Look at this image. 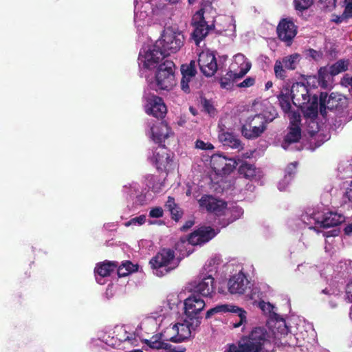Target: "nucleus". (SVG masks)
Here are the masks:
<instances>
[{
	"label": "nucleus",
	"instance_id": "nucleus-1",
	"mask_svg": "<svg viewBox=\"0 0 352 352\" xmlns=\"http://www.w3.org/2000/svg\"><path fill=\"white\" fill-rule=\"evenodd\" d=\"M327 109L334 111L340 119V122H348L352 120V107L350 106L348 98L338 93L327 92L320 94V113L323 118L327 116Z\"/></svg>",
	"mask_w": 352,
	"mask_h": 352
},
{
	"label": "nucleus",
	"instance_id": "nucleus-2",
	"mask_svg": "<svg viewBox=\"0 0 352 352\" xmlns=\"http://www.w3.org/2000/svg\"><path fill=\"white\" fill-rule=\"evenodd\" d=\"M278 113L272 111H263L253 116L248 117L242 125L241 132L248 140H255L261 136L267 130V124L274 121Z\"/></svg>",
	"mask_w": 352,
	"mask_h": 352
},
{
	"label": "nucleus",
	"instance_id": "nucleus-3",
	"mask_svg": "<svg viewBox=\"0 0 352 352\" xmlns=\"http://www.w3.org/2000/svg\"><path fill=\"white\" fill-rule=\"evenodd\" d=\"M267 336V331L263 327H256L249 336H243L237 345L230 344L227 352H261Z\"/></svg>",
	"mask_w": 352,
	"mask_h": 352
},
{
	"label": "nucleus",
	"instance_id": "nucleus-4",
	"mask_svg": "<svg viewBox=\"0 0 352 352\" xmlns=\"http://www.w3.org/2000/svg\"><path fill=\"white\" fill-rule=\"evenodd\" d=\"M181 259L175 258V251L170 248H163L149 261L154 274L162 277L179 266Z\"/></svg>",
	"mask_w": 352,
	"mask_h": 352
},
{
	"label": "nucleus",
	"instance_id": "nucleus-5",
	"mask_svg": "<svg viewBox=\"0 0 352 352\" xmlns=\"http://www.w3.org/2000/svg\"><path fill=\"white\" fill-rule=\"evenodd\" d=\"M177 334L174 324L166 327L162 333L154 335L150 339H146L144 343L152 349H164L166 352H185V348L176 350L175 346L168 342H179Z\"/></svg>",
	"mask_w": 352,
	"mask_h": 352
},
{
	"label": "nucleus",
	"instance_id": "nucleus-6",
	"mask_svg": "<svg viewBox=\"0 0 352 352\" xmlns=\"http://www.w3.org/2000/svg\"><path fill=\"white\" fill-rule=\"evenodd\" d=\"M175 65L172 60H166L160 63L155 72V89L169 91L176 85Z\"/></svg>",
	"mask_w": 352,
	"mask_h": 352
},
{
	"label": "nucleus",
	"instance_id": "nucleus-7",
	"mask_svg": "<svg viewBox=\"0 0 352 352\" xmlns=\"http://www.w3.org/2000/svg\"><path fill=\"white\" fill-rule=\"evenodd\" d=\"M185 38L178 29L167 27L163 31L161 39L156 43L167 56L178 52L184 44Z\"/></svg>",
	"mask_w": 352,
	"mask_h": 352
},
{
	"label": "nucleus",
	"instance_id": "nucleus-8",
	"mask_svg": "<svg viewBox=\"0 0 352 352\" xmlns=\"http://www.w3.org/2000/svg\"><path fill=\"white\" fill-rule=\"evenodd\" d=\"M204 9L201 8L195 12L191 19V25L193 31L190 38L196 45L199 46L200 43L207 36L209 32L214 28V23L208 25L204 17Z\"/></svg>",
	"mask_w": 352,
	"mask_h": 352
},
{
	"label": "nucleus",
	"instance_id": "nucleus-9",
	"mask_svg": "<svg viewBox=\"0 0 352 352\" xmlns=\"http://www.w3.org/2000/svg\"><path fill=\"white\" fill-rule=\"evenodd\" d=\"M205 305V302L200 296L194 293L184 300L186 318L195 320L193 324H195V326H199L201 324L202 317L200 316V313Z\"/></svg>",
	"mask_w": 352,
	"mask_h": 352
},
{
	"label": "nucleus",
	"instance_id": "nucleus-10",
	"mask_svg": "<svg viewBox=\"0 0 352 352\" xmlns=\"http://www.w3.org/2000/svg\"><path fill=\"white\" fill-rule=\"evenodd\" d=\"M237 162L232 158H227L221 154L213 155L210 165L217 175H226L231 173L237 166Z\"/></svg>",
	"mask_w": 352,
	"mask_h": 352
},
{
	"label": "nucleus",
	"instance_id": "nucleus-11",
	"mask_svg": "<svg viewBox=\"0 0 352 352\" xmlns=\"http://www.w3.org/2000/svg\"><path fill=\"white\" fill-rule=\"evenodd\" d=\"M166 56H167L166 54L156 43L152 48L145 52L144 55L140 52L139 60L143 63L144 67L152 69L159 65L160 62Z\"/></svg>",
	"mask_w": 352,
	"mask_h": 352
},
{
	"label": "nucleus",
	"instance_id": "nucleus-12",
	"mask_svg": "<svg viewBox=\"0 0 352 352\" xmlns=\"http://www.w3.org/2000/svg\"><path fill=\"white\" fill-rule=\"evenodd\" d=\"M228 312L235 314L239 318V322L233 323V327H239L243 323L246 322L247 312L242 308L228 304L219 305L213 308L210 309L206 314V319H209L212 316L218 313Z\"/></svg>",
	"mask_w": 352,
	"mask_h": 352
},
{
	"label": "nucleus",
	"instance_id": "nucleus-13",
	"mask_svg": "<svg viewBox=\"0 0 352 352\" xmlns=\"http://www.w3.org/2000/svg\"><path fill=\"white\" fill-rule=\"evenodd\" d=\"M299 60L300 55L298 54L285 56L282 60H276L274 67L275 76L284 80L287 77L286 69L294 70Z\"/></svg>",
	"mask_w": 352,
	"mask_h": 352
},
{
	"label": "nucleus",
	"instance_id": "nucleus-14",
	"mask_svg": "<svg viewBox=\"0 0 352 352\" xmlns=\"http://www.w3.org/2000/svg\"><path fill=\"white\" fill-rule=\"evenodd\" d=\"M276 32L278 38L287 43V45H290L297 34V27L292 21L283 19L277 26Z\"/></svg>",
	"mask_w": 352,
	"mask_h": 352
},
{
	"label": "nucleus",
	"instance_id": "nucleus-15",
	"mask_svg": "<svg viewBox=\"0 0 352 352\" xmlns=\"http://www.w3.org/2000/svg\"><path fill=\"white\" fill-rule=\"evenodd\" d=\"M216 234L217 232L210 226H201L189 234L188 241L192 245H202L210 241Z\"/></svg>",
	"mask_w": 352,
	"mask_h": 352
},
{
	"label": "nucleus",
	"instance_id": "nucleus-16",
	"mask_svg": "<svg viewBox=\"0 0 352 352\" xmlns=\"http://www.w3.org/2000/svg\"><path fill=\"white\" fill-rule=\"evenodd\" d=\"M201 208H206L209 212H212L217 216H221L227 208V203L222 200H218L211 195H204L198 201Z\"/></svg>",
	"mask_w": 352,
	"mask_h": 352
},
{
	"label": "nucleus",
	"instance_id": "nucleus-17",
	"mask_svg": "<svg viewBox=\"0 0 352 352\" xmlns=\"http://www.w3.org/2000/svg\"><path fill=\"white\" fill-rule=\"evenodd\" d=\"M198 63L200 70L207 77L212 76L218 69L216 57L212 52H201L199 56Z\"/></svg>",
	"mask_w": 352,
	"mask_h": 352
},
{
	"label": "nucleus",
	"instance_id": "nucleus-18",
	"mask_svg": "<svg viewBox=\"0 0 352 352\" xmlns=\"http://www.w3.org/2000/svg\"><path fill=\"white\" fill-rule=\"evenodd\" d=\"M290 92L291 98L295 106L302 107L303 105L308 104L311 100L309 89L302 82L294 83Z\"/></svg>",
	"mask_w": 352,
	"mask_h": 352
},
{
	"label": "nucleus",
	"instance_id": "nucleus-19",
	"mask_svg": "<svg viewBox=\"0 0 352 352\" xmlns=\"http://www.w3.org/2000/svg\"><path fill=\"white\" fill-rule=\"evenodd\" d=\"M147 104L146 112L157 118H163L167 111L163 99L155 95H151L146 99Z\"/></svg>",
	"mask_w": 352,
	"mask_h": 352
},
{
	"label": "nucleus",
	"instance_id": "nucleus-20",
	"mask_svg": "<svg viewBox=\"0 0 352 352\" xmlns=\"http://www.w3.org/2000/svg\"><path fill=\"white\" fill-rule=\"evenodd\" d=\"M250 281L244 273H239L233 275L228 280V291L232 294H243L250 288Z\"/></svg>",
	"mask_w": 352,
	"mask_h": 352
},
{
	"label": "nucleus",
	"instance_id": "nucleus-21",
	"mask_svg": "<svg viewBox=\"0 0 352 352\" xmlns=\"http://www.w3.org/2000/svg\"><path fill=\"white\" fill-rule=\"evenodd\" d=\"M344 220L345 218L343 215L333 212L324 213L321 219L320 217L315 219L316 224L323 228L336 227L344 222Z\"/></svg>",
	"mask_w": 352,
	"mask_h": 352
},
{
	"label": "nucleus",
	"instance_id": "nucleus-22",
	"mask_svg": "<svg viewBox=\"0 0 352 352\" xmlns=\"http://www.w3.org/2000/svg\"><path fill=\"white\" fill-rule=\"evenodd\" d=\"M164 145L160 144L153 151L152 161L158 170H163L172 162L170 155Z\"/></svg>",
	"mask_w": 352,
	"mask_h": 352
},
{
	"label": "nucleus",
	"instance_id": "nucleus-23",
	"mask_svg": "<svg viewBox=\"0 0 352 352\" xmlns=\"http://www.w3.org/2000/svg\"><path fill=\"white\" fill-rule=\"evenodd\" d=\"M214 278L211 275L206 276L194 287L193 293L204 297L210 296L214 292Z\"/></svg>",
	"mask_w": 352,
	"mask_h": 352
},
{
	"label": "nucleus",
	"instance_id": "nucleus-24",
	"mask_svg": "<svg viewBox=\"0 0 352 352\" xmlns=\"http://www.w3.org/2000/svg\"><path fill=\"white\" fill-rule=\"evenodd\" d=\"M218 138L225 146L238 149L239 151L243 149V144L241 141L232 132L226 131L223 129H221Z\"/></svg>",
	"mask_w": 352,
	"mask_h": 352
},
{
	"label": "nucleus",
	"instance_id": "nucleus-25",
	"mask_svg": "<svg viewBox=\"0 0 352 352\" xmlns=\"http://www.w3.org/2000/svg\"><path fill=\"white\" fill-rule=\"evenodd\" d=\"M194 323L195 320H189L186 318L183 323L178 322L175 324L178 337L177 340L179 342L188 339L191 336L192 332L195 331L196 328L199 327L193 324Z\"/></svg>",
	"mask_w": 352,
	"mask_h": 352
},
{
	"label": "nucleus",
	"instance_id": "nucleus-26",
	"mask_svg": "<svg viewBox=\"0 0 352 352\" xmlns=\"http://www.w3.org/2000/svg\"><path fill=\"white\" fill-rule=\"evenodd\" d=\"M301 129L298 124L292 122L289 128V132L285 136L282 143V147L287 149L291 144L296 143L301 139Z\"/></svg>",
	"mask_w": 352,
	"mask_h": 352
},
{
	"label": "nucleus",
	"instance_id": "nucleus-27",
	"mask_svg": "<svg viewBox=\"0 0 352 352\" xmlns=\"http://www.w3.org/2000/svg\"><path fill=\"white\" fill-rule=\"evenodd\" d=\"M151 131L153 140L160 145L172 134L171 129L165 122H161L157 126L153 127Z\"/></svg>",
	"mask_w": 352,
	"mask_h": 352
},
{
	"label": "nucleus",
	"instance_id": "nucleus-28",
	"mask_svg": "<svg viewBox=\"0 0 352 352\" xmlns=\"http://www.w3.org/2000/svg\"><path fill=\"white\" fill-rule=\"evenodd\" d=\"M118 263L114 261H104L97 264L95 268V273L101 277H107L116 270Z\"/></svg>",
	"mask_w": 352,
	"mask_h": 352
},
{
	"label": "nucleus",
	"instance_id": "nucleus-29",
	"mask_svg": "<svg viewBox=\"0 0 352 352\" xmlns=\"http://www.w3.org/2000/svg\"><path fill=\"white\" fill-rule=\"evenodd\" d=\"M166 208L170 212L171 219L175 221H179L182 219L184 212L181 208L175 201L173 197H168V199L165 204Z\"/></svg>",
	"mask_w": 352,
	"mask_h": 352
},
{
	"label": "nucleus",
	"instance_id": "nucleus-30",
	"mask_svg": "<svg viewBox=\"0 0 352 352\" xmlns=\"http://www.w3.org/2000/svg\"><path fill=\"white\" fill-rule=\"evenodd\" d=\"M239 173L243 177L252 180L256 176V168L254 165L244 162L239 168Z\"/></svg>",
	"mask_w": 352,
	"mask_h": 352
},
{
	"label": "nucleus",
	"instance_id": "nucleus-31",
	"mask_svg": "<svg viewBox=\"0 0 352 352\" xmlns=\"http://www.w3.org/2000/svg\"><path fill=\"white\" fill-rule=\"evenodd\" d=\"M318 98L316 96H314L311 102L307 104L304 112L305 116L309 118H316L318 113Z\"/></svg>",
	"mask_w": 352,
	"mask_h": 352
},
{
	"label": "nucleus",
	"instance_id": "nucleus-32",
	"mask_svg": "<svg viewBox=\"0 0 352 352\" xmlns=\"http://www.w3.org/2000/svg\"><path fill=\"white\" fill-rule=\"evenodd\" d=\"M328 68L330 71V76H335L348 69V62L341 59L328 67Z\"/></svg>",
	"mask_w": 352,
	"mask_h": 352
},
{
	"label": "nucleus",
	"instance_id": "nucleus-33",
	"mask_svg": "<svg viewBox=\"0 0 352 352\" xmlns=\"http://www.w3.org/2000/svg\"><path fill=\"white\" fill-rule=\"evenodd\" d=\"M181 74L182 76H190L191 78H193L197 74V69H196V61L194 60H190L189 63L182 64L181 65Z\"/></svg>",
	"mask_w": 352,
	"mask_h": 352
},
{
	"label": "nucleus",
	"instance_id": "nucleus-34",
	"mask_svg": "<svg viewBox=\"0 0 352 352\" xmlns=\"http://www.w3.org/2000/svg\"><path fill=\"white\" fill-rule=\"evenodd\" d=\"M201 104L204 111L211 116H214L217 113V110L214 108L211 100L206 98H201Z\"/></svg>",
	"mask_w": 352,
	"mask_h": 352
},
{
	"label": "nucleus",
	"instance_id": "nucleus-35",
	"mask_svg": "<svg viewBox=\"0 0 352 352\" xmlns=\"http://www.w3.org/2000/svg\"><path fill=\"white\" fill-rule=\"evenodd\" d=\"M295 9L302 11L308 9L313 4V0H294Z\"/></svg>",
	"mask_w": 352,
	"mask_h": 352
},
{
	"label": "nucleus",
	"instance_id": "nucleus-36",
	"mask_svg": "<svg viewBox=\"0 0 352 352\" xmlns=\"http://www.w3.org/2000/svg\"><path fill=\"white\" fill-rule=\"evenodd\" d=\"M278 100L284 111L288 112L290 111L292 106L289 102V96L287 94H280L278 96Z\"/></svg>",
	"mask_w": 352,
	"mask_h": 352
},
{
	"label": "nucleus",
	"instance_id": "nucleus-37",
	"mask_svg": "<svg viewBox=\"0 0 352 352\" xmlns=\"http://www.w3.org/2000/svg\"><path fill=\"white\" fill-rule=\"evenodd\" d=\"M337 0H320L322 9L325 11H332L336 6Z\"/></svg>",
	"mask_w": 352,
	"mask_h": 352
},
{
	"label": "nucleus",
	"instance_id": "nucleus-38",
	"mask_svg": "<svg viewBox=\"0 0 352 352\" xmlns=\"http://www.w3.org/2000/svg\"><path fill=\"white\" fill-rule=\"evenodd\" d=\"M318 79L320 80H325V79H330V71L328 67H320L318 72Z\"/></svg>",
	"mask_w": 352,
	"mask_h": 352
},
{
	"label": "nucleus",
	"instance_id": "nucleus-39",
	"mask_svg": "<svg viewBox=\"0 0 352 352\" xmlns=\"http://www.w3.org/2000/svg\"><path fill=\"white\" fill-rule=\"evenodd\" d=\"M305 53L307 56L311 57L314 60H318L321 59L323 55L322 52L317 51L311 48L306 50Z\"/></svg>",
	"mask_w": 352,
	"mask_h": 352
},
{
	"label": "nucleus",
	"instance_id": "nucleus-40",
	"mask_svg": "<svg viewBox=\"0 0 352 352\" xmlns=\"http://www.w3.org/2000/svg\"><path fill=\"white\" fill-rule=\"evenodd\" d=\"M182 76V80H181V88L182 89L186 94H189L190 92V89L189 86V82L191 81L192 78L190 76Z\"/></svg>",
	"mask_w": 352,
	"mask_h": 352
},
{
	"label": "nucleus",
	"instance_id": "nucleus-41",
	"mask_svg": "<svg viewBox=\"0 0 352 352\" xmlns=\"http://www.w3.org/2000/svg\"><path fill=\"white\" fill-rule=\"evenodd\" d=\"M146 221V216L145 215H140L139 217H134L131 219L130 221L125 223L126 226H129L133 224H139L142 225Z\"/></svg>",
	"mask_w": 352,
	"mask_h": 352
},
{
	"label": "nucleus",
	"instance_id": "nucleus-42",
	"mask_svg": "<svg viewBox=\"0 0 352 352\" xmlns=\"http://www.w3.org/2000/svg\"><path fill=\"white\" fill-rule=\"evenodd\" d=\"M195 146L201 150H212L214 146L209 142H204L203 140H197L195 142Z\"/></svg>",
	"mask_w": 352,
	"mask_h": 352
},
{
	"label": "nucleus",
	"instance_id": "nucleus-43",
	"mask_svg": "<svg viewBox=\"0 0 352 352\" xmlns=\"http://www.w3.org/2000/svg\"><path fill=\"white\" fill-rule=\"evenodd\" d=\"M164 215L163 209L161 207L153 208L149 212V217L152 218H160Z\"/></svg>",
	"mask_w": 352,
	"mask_h": 352
},
{
	"label": "nucleus",
	"instance_id": "nucleus-44",
	"mask_svg": "<svg viewBox=\"0 0 352 352\" xmlns=\"http://www.w3.org/2000/svg\"><path fill=\"white\" fill-rule=\"evenodd\" d=\"M346 6L344 8L343 14L344 17L347 19L352 17V0H345Z\"/></svg>",
	"mask_w": 352,
	"mask_h": 352
},
{
	"label": "nucleus",
	"instance_id": "nucleus-45",
	"mask_svg": "<svg viewBox=\"0 0 352 352\" xmlns=\"http://www.w3.org/2000/svg\"><path fill=\"white\" fill-rule=\"evenodd\" d=\"M126 342L133 346L138 345V339L135 333L127 332Z\"/></svg>",
	"mask_w": 352,
	"mask_h": 352
},
{
	"label": "nucleus",
	"instance_id": "nucleus-46",
	"mask_svg": "<svg viewBox=\"0 0 352 352\" xmlns=\"http://www.w3.org/2000/svg\"><path fill=\"white\" fill-rule=\"evenodd\" d=\"M117 274L119 277H124L131 274V271L127 270L122 264L117 267Z\"/></svg>",
	"mask_w": 352,
	"mask_h": 352
},
{
	"label": "nucleus",
	"instance_id": "nucleus-47",
	"mask_svg": "<svg viewBox=\"0 0 352 352\" xmlns=\"http://www.w3.org/2000/svg\"><path fill=\"white\" fill-rule=\"evenodd\" d=\"M345 294L348 302H352V280L346 284Z\"/></svg>",
	"mask_w": 352,
	"mask_h": 352
},
{
	"label": "nucleus",
	"instance_id": "nucleus-48",
	"mask_svg": "<svg viewBox=\"0 0 352 352\" xmlns=\"http://www.w3.org/2000/svg\"><path fill=\"white\" fill-rule=\"evenodd\" d=\"M122 265H124V268H126L127 270L131 271V273L137 272L138 270V265H134L129 261H126L125 262L122 263Z\"/></svg>",
	"mask_w": 352,
	"mask_h": 352
},
{
	"label": "nucleus",
	"instance_id": "nucleus-49",
	"mask_svg": "<svg viewBox=\"0 0 352 352\" xmlns=\"http://www.w3.org/2000/svg\"><path fill=\"white\" fill-rule=\"evenodd\" d=\"M254 83H255L254 78H252V77H248V78H245L243 82H241L239 85V87H251V86L254 85Z\"/></svg>",
	"mask_w": 352,
	"mask_h": 352
},
{
	"label": "nucleus",
	"instance_id": "nucleus-50",
	"mask_svg": "<svg viewBox=\"0 0 352 352\" xmlns=\"http://www.w3.org/2000/svg\"><path fill=\"white\" fill-rule=\"evenodd\" d=\"M297 167V162H294L289 164L286 169V173L289 176H292L295 173V170Z\"/></svg>",
	"mask_w": 352,
	"mask_h": 352
},
{
	"label": "nucleus",
	"instance_id": "nucleus-51",
	"mask_svg": "<svg viewBox=\"0 0 352 352\" xmlns=\"http://www.w3.org/2000/svg\"><path fill=\"white\" fill-rule=\"evenodd\" d=\"M220 84L222 88L228 89L231 86L232 82L230 81V78L228 77H222L220 79Z\"/></svg>",
	"mask_w": 352,
	"mask_h": 352
},
{
	"label": "nucleus",
	"instance_id": "nucleus-52",
	"mask_svg": "<svg viewBox=\"0 0 352 352\" xmlns=\"http://www.w3.org/2000/svg\"><path fill=\"white\" fill-rule=\"evenodd\" d=\"M195 224L194 220H188L185 222V223L180 228V230L182 232H186L189 230L190 228L193 226Z\"/></svg>",
	"mask_w": 352,
	"mask_h": 352
},
{
	"label": "nucleus",
	"instance_id": "nucleus-53",
	"mask_svg": "<svg viewBox=\"0 0 352 352\" xmlns=\"http://www.w3.org/2000/svg\"><path fill=\"white\" fill-rule=\"evenodd\" d=\"M333 18L331 21L338 24L343 22L344 20L347 19L346 17H344V14L342 13L341 15H336L333 14Z\"/></svg>",
	"mask_w": 352,
	"mask_h": 352
},
{
	"label": "nucleus",
	"instance_id": "nucleus-54",
	"mask_svg": "<svg viewBox=\"0 0 352 352\" xmlns=\"http://www.w3.org/2000/svg\"><path fill=\"white\" fill-rule=\"evenodd\" d=\"M127 331L125 329H122L121 332L116 335L117 338L120 342H126Z\"/></svg>",
	"mask_w": 352,
	"mask_h": 352
},
{
	"label": "nucleus",
	"instance_id": "nucleus-55",
	"mask_svg": "<svg viewBox=\"0 0 352 352\" xmlns=\"http://www.w3.org/2000/svg\"><path fill=\"white\" fill-rule=\"evenodd\" d=\"M340 230L338 229H333L332 230L324 232L323 236L328 238L331 236H336L338 235Z\"/></svg>",
	"mask_w": 352,
	"mask_h": 352
},
{
	"label": "nucleus",
	"instance_id": "nucleus-56",
	"mask_svg": "<svg viewBox=\"0 0 352 352\" xmlns=\"http://www.w3.org/2000/svg\"><path fill=\"white\" fill-rule=\"evenodd\" d=\"M346 197L352 202V182L349 185L345 192Z\"/></svg>",
	"mask_w": 352,
	"mask_h": 352
},
{
	"label": "nucleus",
	"instance_id": "nucleus-57",
	"mask_svg": "<svg viewBox=\"0 0 352 352\" xmlns=\"http://www.w3.org/2000/svg\"><path fill=\"white\" fill-rule=\"evenodd\" d=\"M344 234L346 235H351L352 234V223L348 224L344 229Z\"/></svg>",
	"mask_w": 352,
	"mask_h": 352
},
{
	"label": "nucleus",
	"instance_id": "nucleus-58",
	"mask_svg": "<svg viewBox=\"0 0 352 352\" xmlns=\"http://www.w3.org/2000/svg\"><path fill=\"white\" fill-rule=\"evenodd\" d=\"M236 75V73L234 72H232V71H230L228 72H227V74H226V76L224 77H228L230 78V81L232 82L235 80V76Z\"/></svg>",
	"mask_w": 352,
	"mask_h": 352
},
{
	"label": "nucleus",
	"instance_id": "nucleus-59",
	"mask_svg": "<svg viewBox=\"0 0 352 352\" xmlns=\"http://www.w3.org/2000/svg\"><path fill=\"white\" fill-rule=\"evenodd\" d=\"M329 79H325V80H320L318 79L319 85L324 89L327 88L329 85Z\"/></svg>",
	"mask_w": 352,
	"mask_h": 352
},
{
	"label": "nucleus",
	"instance_id": "nucleus-60",
	"mask_svg": "<svg viewBox=\"0 0 352 352\" xmlns=\"http://www.w3.org/2000/svg\"><path fill=\"white\" fill-rule=\"evenodd\" d=\"M270 303H266L264 301H261L258 304V307L261 309H262L263 311H265V309H266V307H270Z\"/></svg>",
	"mask_w": 352,
	"mask_h": 352
},
{
	"label": "nucleus",
	"instance_id": "nucleus-61",
	"mask_svg": "<svg viewBox=\"0 0 352 352\" xmlns=\"http://www.w3.org/2000/svg\"><path fill=\"white\" fill-rule=\"evenodd\" d=\"M247 73V70H241L239 73H236L235 80L242 78Z\"/></svg>",
	"mask_w": 352,
	"mask_h": 352
},
{
	"label": "nucleus",
	"instance_id": "nucleus-62",
	"mask_svg": "<svg viewBox=\"0 0 352 352\" xmlns=\"http://www.w3.org/2000/svg\"><path fill=\"white\" fill-rule=\"evenodd\" d=\"M273 85V83L272 81H267L266 83H265V89H270Z\"/></svg>",
	"mask_w": 352,
	"mask_h": 352
},
{
	"label": "nucleus",
	"instance_id": "nucleus-63",
	"mask_svg": "<svg viewBox=\"0 0 352 352\" xmlns=\"http://www.w3.org/2000/svg\"><path fill=\"white\" fill-rule=\"evenodd\" d=\"M348 84L352 88V76L351 78H347Z\"/></svg>",
	"mask_w": 352,
	"mask_h": 352
},
{
	"label": "nucleus",
	"instance_id": "nucleus-64",
	"mask_svg": "<svg viewBox=\"0 0 352 352\" xmlns=\"http://www.w3.org/2000/svg\"><path fill=\"white\" fill-rule=\"evenodd\" d=\"M195 1H196V0H188V3H189L190 4H192V3H194L195 2Z\"/></svg>",
	"mask_w": 352,
	"mask_h": 352
}]
</instances>
